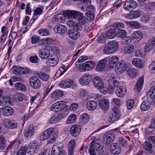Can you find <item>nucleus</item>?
Masks as SVG:
<instances>
[{
	"label": "nucleus",
	"instance_id": "f257e3e1",
	"mask_svg": "<svg viewBox=\"0 0 155 155\" xmlns=\"http://www.w3.org/2000/svg\"><path fill=\"white\" fill-rule=\"evenodd\" d=\"M54 131V129L52 127L50 128L45 130L41 134L40 140H44L48 139L49 143H52L55 140V137L53 136Z\"/></svg>",
	"mask_w": 155,
	"mask_h": 155
},
{
	"label": "nucleus",
	"instance_id": "f03ea898",
	"mask_svg": "<svg viewBox=\"0 0 155 155\" xmlns=\"http://www.w3.org/2000/svg\"><path fill=\"white\" fill-rule=\"evenodd\" d=\"M118 48L117 43L114 41H110L105 46L103 52L106 54H110L117 51Z\"/></svg>",
	"mask_w": 155,
	"mask_h": 155
},
{
	"label": "nucleus",
	"instance_id": "7ed1b4c3",
	"mask_svg": "<svg viewBox=\"0 0 155 155\" xmlns=\"http://www.w3.org/2000/svg\"><path fill=\"white\" fill-rule=\"evenodd\" d=\"M64 145L62 143H55L53 146L51 155H66L65 151L63 150Z\"/></svg>",
	"mask_w": 155,
	"mask_h": 155
},
{
	"label": "nucleus",
	"instance_id": "20e7f679",
	"mask_svg": "<svg viewBox=\"0 0 155 155\" xmlns=\"http://www.w3.org/2000/svg\"><path fill=\"white\" fill-rule=\"evenodd\" d=\"M123 27L124 24L122 23H114L113 26V28L109 29L107 32L106 34L107 37L110 39L114 38L116 34L117 29L123 28Z\"/></svg>",
	"mask_w": 155,
	"mask_h": 155
},
{
	"label": "nucleus",
	"instance_id": "39448f33",
	"mask_svg": "<svg viewBox=\"0 0 155 155\" xmlns=\"http://www.w3.org/2000/svg\"><path fill=\"white\" fill-rule=\"evenodd\" d=\"M66 102L63 101L56 102L51 106V109L52 111L55 113L61 111L65 107Z\"/></svg>",
	"mask_w": 155,
	"mask_h": 155
},
{
	"label": "nucleus",
	"instance_id": "423d86ee",
	"mask_svg": "<svg viewBox=\"0 0 155 155\" xmlns=\"http://www.w3.org/2000/svg\"><path fill=\"white\" fill-rule=\"evenodd\" d=\"M20 141L17 140H14L11 142L10 145L8 146V149H11V153L12 155H15L18 151L19 149L18 145H19Z\"/></svg>",
	"mask_w": 155,
	"mask_h": 155
},
{
	"label": "nucleus",
	"instance_id": "0eeeda50",
	"mask_svg": "<svg viewBox=\"0 0 155 155\" xmlns=\"http://www.w3.org/2000/svg\"><path fill=\"white\" fill-rule=\"evenodd\" d=\"M120 117V113L118 109L116 106L112 109V114L109 117V120L110 122H113L118 120Z\"/></svg>",
	"mask_w": 155,
	"mask_h": 155
},
{
	"label": "nucleus",
	"instance_id": "6e6552de",
	"mask_svg": "<svg viewBox=\"0 0 155 155\" xmlns=\"http://www.w3.org/2000/svg\"><path fill=\"white\" fill-rule=\"evenodd\" d=\"M127 68V64L123 60L119 61L115 66V71L117 74H120L123 73Z\"/></svg>",
	"mask_w": 155,
	"mask_h": 155
},
{
	"label": "nucleus",
	"instance_id": "1a4fd4ad",
	"mask_svg": "<svg viewBox=\"0 0 155 155\" xmlns=\"http://www.w3.org/2000/svg\"><path fill=\"white\" fill-rule=\"evenodd\" d=\"M30 86L35 89H37L41 87V84L39 79L35 76L31 77L29 79Z\"/></svg>",
	"mask_w": 155,
	"mask_h": 155
},
{
	"label": "nucleus",
	"instance_id": "9d476101",
	"mask_svg": "<svg viewBox=\"0 0 155 155\" xmlns=\"http://www.w3.org/2000/svg\"><path fill=\"white\" fill-rule=\"evenodd\" d=\"M58 61L59 59L57 55H50L46 60V64L48 66L53 67L56 66Z\"/></svg>",
	"mask_w": 155,
	"mask_h": 155
},
{
	"label": "nucleus",
	"instance_id": "9b49d317",
	"mask_svg": "<svg viewBox=\"0 0 155 155\" xmlns=\"http://www.w3.org/2000/svg\"><path fill=\"white\" fill-rule=\"evenodd\" d=\"M94 65L95 64L93 61H88L80 65L79 70L81 72L88 71L91 69Z\"/></svg>",
	"mask_w": 155,
	"mask_h": 155
},
{
	"label": "nucleus",
	"instance_id": "f8f14e48",
	"mask_svg": "<svg viewBox=\"0 0 155 155\" xmlns=\"http://www.w3.org/2000/svg\"><path fill=\"white\" fill-rule=\"evenodd\" d=\"M137 5V3L136 1L133 0H129L124 3V8L127 11H132L136 8Z\"/></svg>",
	"mask_w": 155,
	"mask_h": 155
},
{
	"label": "nucleus",
	"instance_id": "ddd939ff",
	"mask_svg": "<svg viewBox=\"0 0 155 155\" xmlns=\"http://www.w3.org/2000/svg\"><path fill=\"white\" fill-rule=\"evenodd\" d=\"M115 138V135L111 132L106 133L103 137L104 142L107 144H110L113 142Z\"/></svg>",
	"mask_w": 155,
	"mask_h": 155
},
{
	"label": "nucleus",
	"instance_id": "4468645a",
	"mask_svg": "<svg viewBox=\"0 0 155 155\" xmlns=\"http://www.w3.org/2000/svg\"><path fill=\"white\" fill-rule=\"evenodd\" d=\"M81 14L80 12L74 10H66L64 13L65 16L68 18L75 19L79 17Z\"/></svg>",
	"mask_w": 155,
	"mask_h": 155
},
{
	"label": "nucleus",
	"instance_id": "2eb2a0df",
	"mask_svg": "<svg viewBox=\"0 0 155 155\" xmlns=\"http://www.w3.org/2000/svg\"><path fill=\"white\" fill-rule=\"evenodd\" d=\"M38 149V144L35 141H32L28 147V153L31 155L34 154Z\"/></svg>",
	"mask_w": 155,
	"mask_h": 155
},
{
	"label": "nucleus",
	"instance_id": "dca6fc26",
	"mask_svg": "<svg viewBox=\"0 0 155 155\" xmlns=\"http://www.w3.org/2000/svg\"><path fill=\"white\" fill-rule=\"evenodd\" d=\"M93 83L94 86L97 88L101 89L103 88L104 84L102 79L99 77L96 76L93 79Z\"/></svg>",
	"mask_w": 155,
	"mask_h": 155
},
{
	"label": "nucleus",
	"instance_id": "f3484780",
	"mask_svg": "<svg viewBox=\"0 0 155 155\" xmlns=\"http://www.w3.org/2000/svg\"><path fill=\"white\" fill-rule=\"evenodd\" d=\"M91 74H84L80 78V83L84 86L88 85L91 81Z\"/></svg>",
	"mask_w": 155,
	"mask_h": 155
},
{
	"label": "nucleus",
	"instance_id": "a211bd4d",
	"mask_svg": "<svg viewBox=\"0 0 155 155\" xmlns=\"http://www.w3.org/2000/svg\"><path fill=\"white\" fill-rule=\"evenodd\" d=\"M39 57L42 59H46L50 56V52L47 48L40 49L38 51Z\"/></svg>",
	"mask_w": 155,
	"mask_h": 155
},
{
	"label": "nucleus",
	"instance_id": "6ab92c4d",
	"mask_svg": "<svg viewBox=\"0 0 155 155\" xmlns=\"http://www.w3.org/2000/svg\"><path fill=\"white\" fill-rule=\"evenodd\" d=\"M4 125L6 128L13 129L16 128L18 126L17 123L14 121H12L9 119H5L4 121Z\"/></svg>",
	"mask_w": 155,
	"mask_h": 155
},
{
	"label": "nucleus",
	"instance_id": "aec40b11",
	"mask_svg": "<svg viewBox=\"0 0 155 155\" xmlns=\"http://www.w3.org/2000/svg\"><path fill=\"white\" fill-rule=\"evenodd\" d=\"M110 150L112 154L114 155H118L120 153L121 149L118 143H113L110 146Z\"/></svg>",
	"mask_w": 155,
	"mask_h": 155
},
{
	"label": "nucleus",
	"instance_id": "412c9836",
	"mask_svg": "<svg viewBox=\"0 0 155 155\" xmlns=\"http://www.w3.org/2000/svg\"><path fill=\"white\" fill-rule=\"evenodd\" d=\"M126 88L123 86L117 87L115 90L116 95L119 97H124L126 94Z\"/></svg>",
	"mask_w": 155,
	"mask_h": 155
},
{
	"label": "nucleus",
	"instance_id": "4be33fe9",
	"mask_svg": "<svg viewBox=\"0 0 155 155\" xmlns=\"http://www.w3.org/2000/svg\"><path fill=\"white\" fill-rule=\"evenodd\" d=\"M147 97L148 99L151 100L153 104H155V86L152 87L147 92Z\"/></svg>",
	"mask_w": 155,
	"mask_h": 155
},
{
	"label": "nucleus",
	"instance_id": "5701e85b",
	"mask_svg": "<svg viewBox=\"0 0 155 155\" xmlns=\"http://www.w3.org/2000/svg\"><path fill=\"white\" fill-rule=\"evenodd\" d=\"M54 29L55 33L61 35H64L67 32L66 27L62 25H58L55 26Z\"/></svg>",
	"mask_w": 155,
	"mask_h": 155
},
{
	"label": "nucleus",
	"instance_id": "b1692460",
	"mask_svg": "<svg viewBox=\"0 0 155 155\" xmlns=\"http://www.w3.org/2000/svg\"><path fill=\"white\" fill-rule=\"evenodd\" d=\"M34 133V129L32 125L28 126L24 131V137L29 138L32 136Z\"/></svg>",
	"mask_w": 155,
	"mask_h": 155
},
{
	"label": "nucleus",
	"instance_id": "393cba45",
	"mask_svg": "<svg viewBox=\"0 0 155 155\" xmlns=\"http://www.w3.org/2000/svg\"><path fill=\"white\" fill-rule=\"evenodd\" d=\"M65 15L59 14L55 15L53 18V22L56 24L63 23L65 21Z\"/></svg>",
	"mask_w": 155,
	"mask_h": 155
},
{
	"label": "nucleus",
	"instance_id": "a878e982",
	"mask_svg": "<svg viewBox=\"0 0 155 155\" xmlns=\"http://www.w3.org/2000/svg\"><path fill=\"white\" fill-rule=\"evenodd\" d=\"M79 31L77 29L74 28L69 30L68 31V33L70 37L74 40H76L80 36V33L78 31Z\"/></svg>",
	"mask_w": 155,
	"mask_h": 155
},
{
	"label": "nucleus",
	"instance_id": "bb28decb",
	"mask_svg": "<svg viewBox=\"0 0 155 155\" xmlns=\"http://www.w3.org/2000/svg\"><path fill=\"white\" fill-rule=\"evenodd\" d=\"M99 104L101 108L104 111H107L109 109V101L107 99L101 100Z\"/></svg>",
	"mask_w": 155,
	"mask_h": 155
},
{
	"label": "nucleus",
	"instance_id": "cd10ccee",
	"mask_svg": "<svg viewBox=\"0 0 155 155\" xmlns=\"http://www.w3.org/2000/svg\"><path fill=\"white\" fill-rule=\"evenodd\" d=\"M73 83L72 80L67 79L61 81L59 83V86L62 88L65 89L71 87Z\"/></svg>",
	"mask_w": 155,
	"mask_h": 155
},
{
	"label": "nucleus",
	"instance_id": "c85d7f7f",
	"mask_svg": "<svg viewBox=\"0 0 155 155\" xmlns=\"http://www.w3.org/2000/svg\"><path fill=\"white\" fill-rule=\"evenodd\" d=\"M81 130V127L80 126L77 125H74L71 127L70 133L72 136L76 137L79 134Z\"/></svg>",
	"mask_w": 155,
	"mask_h": 155
},
{
	"label": "nucleus",
	"instance_id": "c756f323",
	"mask_svg": "<svg viewBox=\"0 0 155 155\" xmlns=\"http://www.w3.org/2000/svg\"><path fill=\"white\" fill-rule=\"evenodd\" d=\"M155 48V43L153 39L149 40L147 42L144 47V51L148 52Z\"/></svg>",
	"mask_w": 155,
	"mask_h": 155
},
{
	"label": "nucleus",
	"instance_id": "7c9ffc66",
	"mask_svg": "<svg viewBox=\"0 0 155 155\" xmlns=\"http://www.w3.org/2000/svg\"><path fill=\"white\" fill-rule=\"evenodd\" d=\"M109 85L114 87L116 88L119 86V83L117 81V76H111L109 80Z\"/></svg>",
	"mask_w": 155,
	"mask_h": 155
},
{
	"label": "nucleus",
	"instance_id": "2f4dec72",
	"mask_svg": "<svg viewBox=\"0 0 155 155\" xmlns=\"http://www.w3.org/2000/svg\"><path fill=\"white\" fill-rule=\"evenodd\" d=\"M0 110L2 112L3 114L8 116L12 115L14 112L13 109L11 107L6 106L5 107H2Z\"/></svg>",
	"mask_w": 155,
	"mask_h": 155
},
{
	"label": "nucleus",
	"instance_id": "473e14b6",
	"mask_svg": "<svg viewBox=\"0 0 155 155\" xmlns=\"http://www.w3.org/2000/svg\"><path fill=\"white\" fill-rule=\"evenodd\" d=\"M107 64V60L105 58L101 60L96 66L98 71H101L104 69Z\"/></svg>",
	"mask_w": 155,
	"mask_h": 155
},
{
	"label": "nucleus",
	"instance_id": "72a5a7b5",
	"mask_svg": "<svg viewBox=\"0 0 155 155\" xmlns=\"http://www.w3.org/2000/svg\"><path fill=\"white\" fill-rule=\"evenodd\" d=\"M78 21L79 24L77 23V29L79 31H81L82 29V26L81 25L84 24L86 21V18L83 16L82 14L81 13V15L78 17Z\"/></svg>",
	"mask_w": 155,
	"mask_h": 155
},
{
	"label": "nucleus",
	"instance_id": "f704fd0d",
	"mask_svg": "<svg viewBox=\"0 0 155 155\" xmlns=\"http://www.w3.org/2000/svg\"><path fill=\"white\" fill-rule=\"evenodd\" d=\"M118 61V58L117 57L114 56L111 57L108 62L109 68L110 69L114 68Z\"/></svg>",
	"mask_w": 155,
	"mask_h": 155
},
{
	"label": "nucleus",
	"instance_id": "c9c22d12",
	"mask_svg": "<svg viewBox=\"0 0 155 155\" xmlns=\"http://www.w3.org/2000/svg\"><path fill=\"white\" fill-rule=\"evenodd\" d=\"M76 142L74 140H71L69 142L68 147V155H73L75 150Z\"/></svg>",
	"mask_w": 155,
	"mask_h": 155
},
{
	"label": "nucleus",
	"instance_id": "e433bc0d",
	"mask_svg": "<svg viewBox=\"0 0 155 155\" xmlns=\"http://www.w3.org/2000/svg\"><path fill=\"white\" fill-rule=\"evenodd\" d=\"M95 7L91 10L90 9L85 13V18L86 19L89 21H92L94 18V12L95 11Z\"/></svg>",
	"mask_w": 155,
	"mask_h": 155
},
{
	"label": "nucleus",
	"instance_id": "4c0bfd02",
	"mask_svg": "<svg viewBox=\"0 0 155 155\" xmlns=\"http://www.w3.org/2000/svg\"><path fill=\"white\" fill-rule=\"evenodd\" d=\"M132 63L135 67L140 68H143L144 66V63L143 61L138 58L133 59Z\"/></svg>",
	"mask_w": 155,
	"mask_h": 155
},
{
	"label": "nucleus",
	"instance_id": "58836bf2",
	"mask_svg": "<svg viewBox=\"0 0 155 155\" xmlns=\"http://www.w3.org/2000/svg\"><path fill=\"white\" fill-rule=\"evenodd\" d=\"M143 81L144 79L143 77H140L139 78L134 88L136 91L138 92L141 90Z\"/></svg>",
	"mask_w": 155,
	"mask_h": 155
},
{
	"label": "nucleus",
	"instance_id": "ea45409f",
	"mask_svg": "<svg viewBox=\"0 0 155 155\" xmlns=\"http://www.w3.org/2000/svg\"><path fill=\"white\" fill-rule=\"evenodd\" d=\"M90 146L96 150L97 152L103 148L102 147L99 143L98 140L92 141Z\"/></svg>",
	"mask_w": 155,
	"mask_h": 155
},
{
	"label": "nucleus",
	"instance_id": "a19ab883",
	"mask_svg": "<svg viewBox=\"0 0 155 155\" xmlns=\"http://www.w3.org/2000/svg\"><path fill=\"white\" fill-rule=\"evenodd\" d=\"M10 98L8 96H5L0 99V105L2 106H8L10 104Z\"/></svg>",
	"mask_w": 155,
	"mask_h": 155
},
{
	"label": "nucleus",
	"instance_id": "79ce46f5",
	"mask_svg": "<svg viewBox=\"0 0 155 155\" xmlns=\"http://www.w3.org/2000/svg\"><path fill=\"white\" fill-rule=\"evenodd\" d=\"M150 107V104L148 101H143L141 104L140 107L142 111H145L148 110Z\"/></svg>",
	"mask_w": 155,
	"mask_h": 155
},
{
	"label": "nucleus",
	"instance_id": "37998d69",
	"mask_svg": "<svg viewBox=\"0 0 155 155\" xmlns=\"http://www.w3.org/2000/svg\"><path fill=\"white\" fill-rule=\"evenodd\" d=\"M14 86L16 90L20 91H25L26 89V85L19 82L15 83L14 84Z\"/></svg>",
	"mask_w": 155,
	"mask_h": 155
},
{
	"label": "nucleus",
	"instance_id": "c03bdc74",
	"mask_svg": "<svg viewBox=\"0 0 155 155\" xmlns=\"http://www.w3.org/2000/svg\"><path fill=\"white\" fill-rule=\"evenodd\" d=\"M143 36V34L141 31L137 30L134 32L132 35L133 39H136L137 41L141 40Z\"/></svg>",
	"mask_w": 155,
	"mask_h": 155
},
{
	"label": "nucleus",
	"instance_id": "a18cd8bd",
	"mask_svg": "<svg viewBox=\"0 0 155 155\" xmlns=\"http://www.w3.org/2000/svg\"><path fill=\"white\" fill-rule=\"evenodd\" d=\"M63 95L62 91L59 90L54 91V92L51 94L50 97L53 99H56L61 97Z\"/></svg>",
	"mask_w": 155,
	"mask_h": 155
},
{
	"label": "nucleus",
	"instance_id": "49530a36",
	"mask_svg": "<svg viewBox=\"0 0 155 155\" xmlns=\"http://www.w3.org/2000/svg\"><path fill=\"white\" fill-rule=\"evenodd\" d=\"M140 12L137 11H136L130 12L129 14H127L126 18L129 19H134L139 17Z\"/></svg>",
	"mask_w": 155,
	"mask_h": 155
},
{
	"label": "nucleus",
	"instance_id": "de8ad7c7",
	"mask_svg": "<svg viewBox=\"0 0 155 155\" xmlns=\"http://www.w3.org/2000/svg\"><path fill=\"white\" fill-rule=\"evenodd\" d=\"M87 106L89 110H94L96 108L97 104L95 101H89L87 103Z\"/></svg>",
	"mask_w": 155,
	"mask_h": 155
},
{
	"label": "nucleus",
	"instance_id": "09e8293b",
	"mask_svg": "<svg viewBox=\"0 0 155 155\" xmlns=\"http://www.w3.org/2000/svg\"><path fill=\"white\" fill-rule=\"evenodd\" d=\"M37 76L41 80L44 81H47L49 78V74L45 73L40 72L37 74Z\"/></svg>",
	"mask_w": 155,
	"mask_h": 155
},
{
	"label": "nucleus",
	"instance_id": "8fccbe9b",
	"mask_svg": "<svg viewBox=\"0 0 155 155\" xmlns=\"http://www.w3.org/2000/svg\"><path fill=\"white\" fill-rule=\"evenodd\" d=\"M120 28H118L117 30V36L118 37L123 38L126 36L127 33L126 31L124 30L120 29Z\"/></svg>",
	"mask_w": 155,
	"mask_h": 155
},
{
	"label": "nucleus",
	"instance_id": "3c124183",
	"mask_svg": "<svg viewBox=\"0 0 155 155\" xmlns=\"http://www.w3.org/2000/svg\"><path fill=\"white\" fill-rule=\"evenodd\" d=\"M134 49V46L131 45H129L125 48L124 49L125 53L130 54L133 52Z\"/></svg>",
	"mask_w": 155,
	"mask_h": 155
},
{
	"label": "nucleus",
	"instance_id": "603ef678",
	"mask_svg": "<svg viewBox=\"0 0 155 155\" xmlns=\"http://www.w3.org/2000/svg\"><path fill=\"white\" fill-rule=\"evenodd\" d=\"M77 119L76 115L74 114H71L68 117L67 123L68 124L74 123Z\"/></svg>",
	"mask_w": 155,
	"mask_h": 155
},
{
	"label": "nucleus",
	"instance_id": "864d4df0",
	"mask_svg": "<svg viewBox=\"0 0 155 155\" xmlns=\"http://www.w3.org/2000/svg\"><path fill=\"white\" fill-rule=\"evenodd\" d=\"M60 120L59 115H53L49 120L48 122L51 124L58 123Z\"/></svg>",
	"mask_w": 155,
	"mask_h": 155
},
{
	"label": "nucleus",
	"instance_id": "5fc2aeb1",
	"mask_svg": "<svg viewBox=\"0 0 155 155\" xmlns=\"http://www.w3.org/2000/svg\"><path fill=\"white\" fill-rule=\"evenodd\" d=\"M118 141L120 145L123 147H126L127 146V142L125 137H122L118 138Z\"/></svg>",
	"mask_w": 155,
	"mask_h": 155
},
{
	"label": "nucleus",
	"instance_id": "6e6d98bb",
	"mask_svg": "<svg viewBox=\"0 0 155 155\" xmlns=\"http://www.w3.org/2000/svg\"><path fill=\"white\" fill-rule=\"evenodd\" d=\"M6 146V141L3 136H0V149L3 150Z\"/></svg>",
	"mask_w": 155,
	"mask_h": 155
},
{
	"label": "nucleus",
	"instance_id": "4d7b16f0",
	"mask_svg": "<svg viewBox=\"0 0 155 155\" xmlns=\"http://www.w3.org/2000/svg\"><path fill=\"white\" fill-rule=\"evenodd\" d=\"M38 33L42 36H47L49 34V31L46 28L42 29L39 30Z\"/></svg>",
	"mask_w": 155,
	"mask_h": 155
},
{
	"label": "nucleus",
	"instance_id": "13d9d810",
	"mask_svg": "<svg viewBox=\"0 0 155 155\" xmlns=\"http://www.w3.org/2000/svg\"><path fill=\"white\" fill-rule=\"evenodd\" d=\"M67 24L70 27H73L74 28L76 29H77V23H75L72 19H70L68 20L67 22Z\"/></svg>",
	"mask_w": 155,
	"mask_h": 155
},
{
	"label": "nucleus",
	"instance_id": "bf43d9fd",
	"mask_svg": "<svg viewBox=\"0 0 155 155\" xmlns=\"http://www.w3.org/2000/svg\"><path fill=\"white\" fill-rule=\"evenodd\" d=\"M143 147L146 150L150 151L152 149V145L150 143L145 142L143 144Z\"/></svg>",
	"mask_w": 155,
	"mask_h": 155
},
{
	"label": "nucleus",
	"instance_id": "052dcab7",
	"mask_svg": "<svg viewBox=\"0 0 155 155\" xmlns=\"http://www.w3.org/2000/svg\"><path fill=\"white\" fill-rule=\"evenodd\" d=\"M132 39L131 37L129 36H125L121 40V42L123 44L125 45L131 42Z\"/></svg>",
	"mask_w": 155,
	"mask_h": 155
},
{
	"label": "nucleus",
	"instance_id": "680f3d73",
	"mask_svg": "<svg viewBox=\"0 0 155 155\" xmlns=\"http://www.w3.org/2000/svg\"><path fill=\"white\" fill-rule=\"evenodd\" d=\"M86 4V3H85V4H83V6L81 8V10L83 11H85L86 10L88 11V10H90V9L91 10V9L94 8V7L92 5H87Z\"/></svg>",
	"mask_w": 155,
	"mask_h": 155
},
{
	"label": "nucleus",
	"instance_id": "e2e57ef3",
	"mask_svg": "<svg viewBox=\"0 0 155 155\" xmlns=\"http://www.w3.org/2000/svg\"><path fill=\"white\" fill-rule=\"evenodd\" d=\"M27 150L26 147H21L17 153L16 155H25Z\"/></svg>",
	"mask_w": 155,
	"mask_h": 155
},
{
	"label": "nucleus",
	"instance_id": "0e129e2a",
	"mask_svg": "<svg viewBox=\"0 0 155 155\" xmlns=\"http://www.w3.org/2000/svg\"><path fill=\"white\" fill-rule=\"evenodd\" d=\"M23 67H18L17 68L13 71V73L15 74H23Z\"/></svg>",
	"mask_w": 155,
	"mask_h": 155
},
{
	"label": "nucleus",
	"instance_id": "69168bd1",
	"mask_svg": "<svg viewBox=\"0 0 155 155\" xmlns=\"http://www.w3.org/2000/svg\"><path fill=\"white\" fill-rule=\"evenodd\" d=\"M127 107L128 109H131L134 105V101L133 100H129L127 102Z\"/></svg>",
	"mask_w": 155,
	"mask_h": 155
},
{
	"label": "nucleus",
	"instance_id": "338daca9",
	"mask_svg": "<svg viewBox=\"0 0 155 155\" xmlns=\"http://www.w3.org/2000/svg\"><path fill=\"white\" fill-rule=\"evenodd\" d=\"M127 72L129 75L132 77L135 76L137 74V71L134 69L133 68L129 69Z\"/></svg>",
	"mask_w": 155,
	"mask_h": 155
},
{
	"label": "nucleus",
	"instance_id": "774afa93",
	"mask_svg": "<svg viewBox=\"0 0 155 155\" xmlns=\"http://www.w3.org/2000/svg\"><path fill=\"white\" fill-rule=\"evenodd\" d=\"M149 69L151 73L155 72V62L153 61L151 63L149 66Z\"/></svg>",
	"mask_w": 155,
	"mask_h": 155
}]
</instances>
